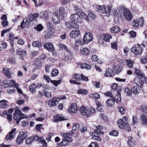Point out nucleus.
Here are the masks:
<instances>
[{"label": "nucleus", "mask_w": 147, "mask_h": 147, "mask_svg": "<svg viewBox=\"0 0 147 147\" xmlns=\"http://www.w3.org/2000/svg\"><path fill=\"white\" fill-rule=\"evenodd\" d=\"M36 137H38V136L37 135L34 136V137H33V136H31L29 138L27 139L26 140V144H31L33 140H35L37 141V140L36 139H35Z\"/></svg>", "instance_id": "obj_29"}, {"label": "nucleus", "mask_w": 147, "mask_h": 147, "mask_svg": "<svg viewBox=\"0 0 147 147\" xmlns=\"http://www.w3.org/2000/svg\"><path fill=\"white\" fill-rule=\"evenodd\" d=\"M40 16L41 18L46 19L48 16V13L47 11L43 10L41 12Z\"/></svg>", "instance_id": "obj_30"}, {"label": "nucleus", "mask_w": 147, "mask_h": 147, "mask_svg": "<svg viewBox=\"0 0 147 147\" xmlns=\"http://www.w3.org/2000/svg\"><path fill=\"white\" fill-rule=\"evenodd\" d=\"M13 119L17 120L16 121L17 124H19L20 120L22 119L25 118L26 117L24 114L21 113L20 111L18 109H17L15 111Z\"/></svg>", "instance_id": "obj_1"}, {"label": "nucleus", "mask_w": 147, "mask_h": 147, "mask_svg": "<svg viewBox=\"0 0 147 147\" xmlns=\"http://www.w3.org/2000/svg\"><path fill=\"white\" fill-rule=\"evenodd\" d=\"M43 46L45 48L49 51H52L54 49L53 45L50 42L45 43Z\"/></svg>", "instance_id": "obj_15"}, {"label": "nucleus", "mask_w": 147, "mask_h": 147, "mask_svg": "<svg viewBox=\"0 0 147 147\" xmlns=\"http://www.w3.org/2000/svg\"><path fill=\"white\" fill-rule=\"evenodd\" d=\"M115 100L113 98L108 99L106 102L107 106H111L114 105Z\"/></svg>", "instance_id": "obj_26"}, {"label": "nucleus", "mask_w": 147, "mask_h": 147, "mask_svg": "<svg viewBox=\"0 0 147 147\" xmlns=\"http://www.w3.org/2000/svg\"><path fill=\"white\" fill-rule=\"evenodd\" d=\"M63 19V18L60 15H59L57 12H55L53 14L52 21L55 24L57 25L59 24L60 21Z\"/></svg>", "instance_id": "obj_6"}, {"label": "nucleus", "mask_w": 147, "mask_h": 147, "mask_svg": "<svg viewBox=\"0 0 147 147\" xmlns=\"http://www.w3.org/2000/svg\"><path fill=\"white\" fill-rule=\"evenodd\" d=\"M83 43L82 42V40L80 39L76 40V41L75 45L74 46V48L76 50H78L79 45H84Z\"/></svg>", "instance_id": "obj_24"}, {"label": "nucleus", "mask_w": 147, "mask_h": 147, "mask_svg": "<svg viewBox=\"0 0 147 147\" xmlns=\"http://www.w3.org/2000/svg\"><path fill=\"white\" fill-rule=\"evenodd\" d=\"M91 97L95 100L98 99L100 98V96L98 93L93 94L91 95Z\"/></svg>", "instance_id": "obj_53"}, {"label": "nucleus", "mask_w": 147, "mask_h": 147, "mask_svg": "<svg viewBox=\"0 0 147 147\" xmlns=\"http://www.w3.org/2000/svg\"><path fill=\"white\" fill-rule=\"evenodd\" d=\"M141 121L142 123L144 125L147 124V116L144 115H142L140 117Z\"/></svg>", "instance_id": "obj_32"}, {"label": "nucleus", "mask_w": 147, "mask_h": 147, "mask_svg": "<svg viewBox=\"0 0 147 147\" xmlns=\"http://www.w3.org/2000/svg\"><path fill=\"white\" fill-rule=\"evenodd\" d=\"M80 67L82 69L85 68L87 69H90L91 68L90 65L86 63L82 64L81 65Z\"/></svg>", "instance_id": "obj_42"}, {"label": "nucleus", "mask_w": 147, "mask_h": 147, "mask_svg": "<svg viewBox=\"0 0 147 147\" xmlns=\"http://www.w3.org/2000/svg\"><path fill=\"white\" fill-rule=\"evenodd\" d=\"M44 79H45L48 82H51L52 81L50 78V77L46 75H44L43 76Z\"/></svg>", "instance_id": "obj_62"}, {"label": "nucleus", "mask_w": 147, "mask_h": 147, "mask_svg": "<svg viewBox=\"0 0 147 147\" xmlns=\"http://www.w3.org/2000/svg\"><path fill=\"white\" fill-rule=\"evenodd\" d=\"M43 126V125L42 124H37L35 128L37 131L40 132L41 131V129H42L41 127Z\"/></svg>", "instance_id": "obj_60"}, {"label": "nucleus", "mask_w": 147, "mask_h": 147, "mask_svg": "<svg viewBox=\"0 0 147 147\" xmlns=\"http://www.w3.org/2000/svg\"><path fill=\"white\" fill-rule=\"evenodd\" d=\"M81 53L83 55H88L89 53V51L88 49L86 48H83L81 50Z\"/></svg>", "instance_id": "obj_38"}, {"label": "nucleus", "mask_w": 147, "mask_h": 147, "mask_svg": "<svg viewBox=\"0 0 147 147\" xmlns=\"http://www.w3.org/2000/svg\"><path fill=\"white\" fill-rule=\"evenodd\" d=\"M121 29L119 27L117 26H115L112 27L111 30L112 32L115 33L119 32Z\"/></svg>", "instance_id": "obj_33"}, {"label": "nucleus", "mask_w": 147, "mask_h": 147, "mask_svg": "<svg viewBox=\"0 0 147 147\" xmlns=\"http://www.w3.org/2000/svg\"><path fill=\"white\" fill-rule=\"evenodd\" d=\"M93 36L91 33H86L84 37L83 41L84 44H87L90 42L93 39Z\"/></svg>", "instance_id": "obj_8"}, {"label": "nucleus", "mask_w": 147, "mask_h": 147, "mask_svg": "<svg viewBox=\"0 0 147 147\" xmlns=\"http://www.w3.org/2000/svg\"><path fill=\"white\" fill-rule=\"evenodd\" d=\"M123 16L127 20L131 21L133 17V15L129 10L124 9L123 10Z\"/></svg>", "instance_id": "obj_9"}, {"label": "nucleus", "mask_w": 147, "mask_h": 147, "mask_svg": "<svg viewBox=\"0 0 147 147\" xmlns=\"http://www.w3.org/2000/svg\"><path fill=\"white\" fill-rule=\"evenodd\" d=\"M119 112L122 114H124L125 112V109L123 106H119L118 107Z\"/></svg>", "instance_id": "obj_51"}, {"label": "nucleus", "mask_w": 147, "mask_h": 147, "mask_svg": "<svg viewBox=\"0 0 147 147\" xmlns=\"http://www.w3.org/2000/svg\"><path fill=\"white\" fill-rule=\"evenodd\" d=\"M7 102L5 100H2L0 101L1 107L2 109H5L8 106L7 104L5 102Z\"/></svg>", "instance_id": "obj_36"}, {"label": "nucleus", "mask_w": 147, "mask_h": 147, "mask_svg": "<svg viewBox=\"0 0 147 147\" xmlns=\"http://www.w3.org/2000/svg\"><path fill=\"white\" fill-rule=\"evenodd\" d=\"M9 87L16 88L19 87V84L16 83L15 81L13 80H11L9 83Z\"/></svg>", "instance_id": "obj_28"}, {"label": "nucleus", "mask_w": 147, "mask_h": 147, "mask_svg": "<svg viewBox=\"0 0 147 147\" xmlns=\"http://www.w3.org/2000/svg\"><path fill=\"white\" fill-rule=\"evenodd\" d=\"M14 36L11 34H10L9 35V40L10 41V43L12 47H13V45L12 43V42H13V38Z\"/></svg>", "instance_id": "obj_58"}, {"label": "nucleus", "mask_w": 147, "mask_h": 147, "mask_svg": "<svg viewBox=\"0 0 147 147\" xmlns=\"http://www.w3.org/2000/svg\"><path fill=\"white\" fill-rule=\"evenodd\" d=\"M92 60L94 61H96L98 63L101 64L102 63L101 61H99L98 60V58L97 56L95 55H92L91 57Z\"/></svg>", "instance_id": "obj_48"}, {"label": "nucleus", "mask_w": 147, "mask_h": 147, "mask_svg": "<svg viewBox=\"0 0 147 147\" xmlns=\"http://www.w3.org/2000/svg\"><path fill=\"white\" fill-rule=\"evenodd\" d=\"M131 91L133 93L135 94L139 93V91L138 90V88L137 86H134L131 89Z\"/></svg>", "instance_id": "obj_47"}, {"label": "nucleus", "mask_w": 147, "mask_h": 147, "mask_svg": "<svg viewBox=\"0 0 147 147\" xmlns=\"http://www.w3.org/2000/svg\"><path fill=\"white\" fill-rule=\"evenodd\" d=\"M112 38V36L109 34H105L103 36V39L105 42H109L110 40Z\"/></svg>", "instance_id": "obj_35"}, {"label": "nucleus", "mask_w": 147, "mask_h": 147, "mask_svg": "<svg viewBox=\"0 0 147 147\" xmlns=\"http://www.w3.org/2000/svg\"><path fill=\"white\" fill-rule=\"evenodd\" d=\"M7 63H10L12 64H15L16 63L15 58L12 57H9L7 60Z\"/></svg>", "instance_id": "obj_54"}, {"label": "nucleus", "mask_w": 147, "mask_h": 147, "mask_svg": "<svg viewBox=\"0 0 147 147\" xmlns=\"http://www.w3.org/2000/svg\"><path fill=\"white\" fill-rule=\"evenodd\" d=\"M35 139L37 140V141L39 142L42 144V146L44 147H47V145L46 142L44 140V138L43 137H36Z\"/></svg>", "instance_id": "obj_20"}, {"label": "nucleus", "mask_w": 147, "mask_h": 147, "mask_svg": "<svg viewBox=\"0 0 147 147\" xmlns=\"http://www.w3.org/2000/svg\"><path fill=\"white\" fill-rule=\"evenodd\" d=\"M16 131V128H14L12 129L10 132L8 134L6 137V138L8 140H10L12 139L14 136L13 134Z\"/></svg>", "instance_id": "obj_22"}, {"label": "nucleus", "mask_w": 147, "mask_h": 147, "mask_svg": "<svg viewBox=\"0 0 147 147\" xmlns=\"http://www.w3.org/2000/svg\"><path fill=\"white\" fill-rule=\"evenodd\" d=\"M97 9L99 12L102 13H109L110 11H106V8L105 7L103 6H98Z\"/></svg>", "instance_id": "obj_27"}, {"label": "nucleus", "mask_w": 147, "mask_h": 147, "mask_svg": "<svg viewBox=\"0 0 147 147\" xmlns=\"http://www.w3.org/2000/svg\"><path fill=\"white\" fill-rule=\"evenodd\" d=\"M144 21V18L141 17L137 20H134L132 24L133 26L136 27L140 25V26H142L143 25Z\"/></svg>", "instance_id": "obj_11"}, {"label": "nucleus", "mask_w": 147, "mask_h": 147, "mask_svg": "<svg viewBox=\"0 0 147 147\" xmlns=\"http://www.w3.org/2000/svg\"><path fill=\"white\" fill-rule=\"evenodd\" d=\"M34 28L38 31H40L43 29V27L41 24H39L36 27H35Z\"/></svg>", "instance_id": "obj_56"}, {"label": "nucleus", "mask_w": 147, "mask_h": 147, "mask_svg": "<svg viewBox=\"0 0 147 147\" xmlns=\"http://www.w3.org/2000/svg\"><path fill=\"white\" fill-rule=\"evenodd\" d=\"M27 135L26 133H24L23 131H21L20 132L16 140V142L18 144H20L27 137Z\"/></svg>", "instance_id": "obj_7"}, {"label": "nucleus", "mask_w": 147, "mask_h": 147, "mask_svg": "<svg viewBox=\"0 0 147 147\" xmlns=\"http://www.w3.org/2000/svg\"><path fill=\"white\" fill-rule=\"evenodd\" d=\"M61 135L63 136L64 138L63 139H65L67 140L69 142H71L72 140L71 137H69L68 134L65 133H61Z\"/></svg>", "instance_id": "obj_39"}, {"label": "nucleus", "mask_w": 147, "mask_h": 147, "mask_svg": "<svg viewBox=\"0 0 147 147\" xmlns=\"http://www.w3.org/2000/svg\"><path fill=\"white\" fill-rule=\"evenodd\" d=\"M136 85L140 88H142L143 87L144 82L142 81H140L136 83Z\"/></svg>", "instance_id": "obj_63"}, {"label": "nucleus", "mask_w": 147, "mask_h": 147, "mask_svg": "<svg viewBox=\"0 0 147 147\" xmlns=\"http://www.w3.org/2000/svg\"><path fill=\"white\" fill-rule=\"evenodd\" d=\"M80 111L82 115H85L87 117H88L90 115V109L86 107H81L80 108Z\"/></svg>", "instance_id": "obj_10"}, {"label": "nucleus", "mask_w": 147, "mask_h": 147, "mask_svg": "<svg viewBox=\"0 0 147 147\" xmlns=\"http://www.w3.org/2000/svg\"><path fill=\"white\" fill-rule=\"evenodd\" d=\"M80 34V31L77 30H73L70 33L69 35L72 38H76Z\"/></svg>", "instance_id": "obj_17"}, {"label": "nucleus", "mask_w": 147, "mask_h": 147, "mask_svg": "<svg viewBox=\"0 0 147 147\" xmlns=\"http://www.w3.org/2000/svg\"><path fill=\"white\" fill-rule=\"evenodd\" d=\"M58 73L59 71L57 69H54L52 71L51 76L53 77L56 76L58 74Z\"/></svg>", "instance_id": "obj_50"}, {"label": "nucleus", "mask_w": 147, "mask_h": 147, "mask_svg": "<svg viewBox=\"0 0 147 147\" xmlns=\"http://www.w3.org/2000/svg\"><path fill=\"white\" fill-rule=\"evenodd\" d=\"M89 147H98V146L96 143L92 142L89 145Z\"/></svg>", "instance_id": "obj_64"}, {"label": "nucleus", "mask_w": 147, "mask_h": 147, "mask_svg": "<svg viewBox=\"0 0 147 147\" xmlns=\"http://www.w3.org/2000/svg\"><path fill=\"white\" fill-rule=\"evenodd\" d=\"M34 65L35 67V69H33L32 71L34 72L36 69H38L40 68L42 65V62L39 61L38 59H35Z\"/></svg>", "instance_id": "obj_14"}, {"label": "nucleus", "mask_w": 147, "mask_h": 147, "mask_svg": "<svg viewBox=\"0 0 147 147\" xmlns=\"http://www.w3.org/2000/svg\"><path fill=\"white\" fill-rule=\"evenodd\" d=\"M125 92L127 94V95L128 96L131 95L132 93L131 90H130L128 88L126 87L125 88Z\"/></svg>", "instance_id": "obj_55"}, {"label": "nucleus", "mask_w": 147, "mask_h": 147, "mask_svg": "<svg viewBox=\"0 0 147 147\" xmlns=\"http://www.w3.org/2000/svg\"><path fill=\"white\" fill-rule=\"evenodd\" d=\"M39 14L38 13L30 14L28 16L26 17L25 24H29L33 20H35L37 18Z\"/></svg>", "instance_id": "obj_5"}, {"label": "nucleus", "mask_w": 147, "mask_h": 147, "mask_svg": "<svg viewBox=\"0 0 147 147\" xmlns=\"http://www.w3.org/2000/svg\"><path fill=\"white\" fill-rule=\"evenodd\" d=\"M102 126L100 125H98L96 126V129L95 130V131L94 133V135H98L100 134H103L104 132L102 131Z\"/></svg>", "instance_id": "obj_19"}, {"label": "nucleus", "mask_w": 147, "mask_h": 147, "mask_svg": "<svg viewBox=\"0 0 147 147\" xmlns=\"http://www.w3.org/2000/svg\"><path fill=\"white\" fill-rule=\"evenodd\" d=\"M78 12L76 13H74L72 14L69 18L70 20L74 23H80L82 22V19L80 16Z\"/></svg>", "instance_id": "obj_4"}, {"label": "nucleus", "mask_w": 147, "mask_h": 147, "mask_svg": "<svg viewBox=\"0 0 147 147\" xmlns=\"http://www.w3.org/2000/svg\"><path fill=\"white\" fill-rule=\"evenodd\" d=\"M116 92L117 94L115 97H113V99L117 102H120L121 101V94L117 92V90L116 91Z\"/></svg>", "instance_id": "obj_31"}, {"label": "nucleus", "mask_w": 147, "mask_h": 147, "mask_svg": "<svg viewBox=\"0 0 147 147\" xmlns=\"http://www.w3.org/2000/svg\"><path fill=\"white\" fill-rule=\"evenodd\" d=\"M117 124L119 127L122 129L127 128L129 127V124L127 122V118L125 117L119 120Z\"/></svg>", "instance_id": "obj_2"}, {"label": "nucleus", "mask_w": 147, "mask_h": 147, "mask_svg": "<svg viewBox=\"0 0 147 147\" xmlns=\"http://www.w3.org/2000/svg\"><path fill=\"white\" fill-rule=\"evenodd\" d=\"M16 53L22 59H23L24 57L26 56L27 55L26 52L25 50H18L17 51Z\"/></svg>", "instance_id": "obj_16"}, {"label": "nucleus", "mask_w": 147, "mask_h": 147, "mask_svg": "<svg viewBox=\"0 0 147 147\" xmlns=\"http://www.w3.org/2000/svg\"><path fill=\"white\" fill-rule=\"evenodd\" d=\"M69 141L65 139H63L62 141L60 143H58V145L59 146H67L69 144Z\"/></svg>", "instance_id": "obj_37"}, {"label": "nucleus", "mask_w": 147, "mask_h": 147, "mask_svg": "<svg viewBox=\"0 0 147 147\" xmlns=\"http://www.w3.org/2000/svg\"><path fill=\"white\" fill-rule=\"evenodd\" d=\"M140 61L141 63L142 64H147V55H146L142 56Z\"/></svg>", "instance_id": "obj_41"}, {"label": "nucleus", "mask_w": 147, "mask_h": 147, "mask_svg": "<svg viewBox=\"0 0 147 147\" xmlns=\"http://www.w3.org/2000/svg\"><path fill=\"white\" fill-rule=\"evenodd\" d=\"M66 27L68 29L71 28H78V25L76 23L72 22H67L65 23Z\"/></svg>", "instance_id": "obj_12"}, {"label": "nucleus", "mask_w": 147, "mask_h": 147, "mask_svg": "<svg viewBox=\"0 0 147 147\" xmlns=\"http://www.w3.org/2000/svg\"><path fill=\"white\" fill-rule=\"evenodd\" d=\"M65 9L63 7H61L59 9V14L64 19L65 17Z\"/></svg>", "instance_id": "obj_34"}, {"label": "nucleus", "mask_w": 147, "mask_h": 147, "mask_svg": "<svg viewBox=\"0 0 147 147\" xmlns=\"http://www.w3.org/2000/svg\"><path fill=\"white\" fill-rule=\"evenodd\" d=\"M131 51L133 52L136 55H138L141 54L143 51V49L140 45H137L131 48Z\"/></svg>", "instance_id": "obj_3"}, {"label": "nucleus", "mask_w": 147, "mask_h": 147, "mask_svg": "<svg viewBox=\"0 0 147 147\" xmlns=\"http://www.w3.org/2000/svg\"><path fill=\"white\" fill-rule=\"evenodd\" d=\"M126 61L127 63V65L129 68H132L133 67L134 64L133 61L130 60H127Z\"/></svg>", "instance_id": "obj_45"}, {"label": "nucleus", "mask_w": 147, "mask_h": 147, "mask_svg": "<svg viewBox=\"0 0 147 147\" xmlns=\"http://www.w3.org/2000/svg\"><path fill=\"white\" fill-rule=\"evenodd\" d=\"M58 98V97H54L51 101H48V103L49 105L50 102H51V105L54 106H57V103H58V101H57V99Z\"/></svg>", "instance_id": "obj_23"}, {"label": "nucleus", "mask_w": 147, "mask_h": 147, "mask_svg": "<svg viewBox=\"0 0 147 147\" xmlns=\"http://www.w3.org/2000/svg\"><path fill=\"white\" fill-rule=\"evenodd\" d=\"M80 125L78 123L74 124L72 127L73 130H76L78 129L80 127Z\"/></svg>", "instance_id": "obj_61"}, {"label": "nucleus", "mask_w": 147, "mask_h": 147, "mask_svg": "<svg viewBox=\"0 0 147 147\" xmlns=\"http://www.w3.org/2000/svg\"><path fill=\"white\" fill-rule=\"evenodd\" d=\"M32 45L34 47H40L42 45L40 42L36 41H34L32 43Z\"/></svg>", "instance_id": "obj_44"}, {"label": "nucleus", "mask_w": 147, "mask_h": 147, "mask_svg": "<svg viewBox=\"0 0 147 147\" xmlns=\"http://www.w3.org/2000/svg\"><path fill=\"white\" fill-rule=\"evenodd\" d=\"M138 118L136 116L133 115L132 117V125H134L136 124L138 122Z\"/></svg>", "instance_id": "obj_57"}, {"label": "nucleus", "mask_w": 147, "mask_h": 147, "mask_svg": "<svg viewBox=\"0 0 147 147\" xmlns=\"http://www.w3.org/2000/svg\"><path fill=\"white\" fill-rule=\"evenodd\" d=\"M78 108L77 105L75 103L71 104L70 107L68 109V111L69 113H75L78 110Z\"/></svg>", "instance_id": "obj_13"}, {"label": "nucleus", "mask_w": 147, "mask_h": 147, "mask_svg": "<svg viewBox=\"0 0 147 147\" xmlns=\"http://www.w3.org/2000/svg\"><path fill=\"white\" fill-rule=\"evenodd\" d=\"M89 18L92 19H94L95 18V15L92 11H90L88 13Z\"/></svg>", "instance_id": "obj_59"}, {"label": "nucleus", "mask_w": 147, "mask_h": 147, "mask_svg": "<svg viewBox=\"0 0 147 147\" xmlns=\"http://www.w3.org/2000/svg\"><path fill=\"white\" fill-rule=\"evenodd\" d=\"M36 84H32L30 86V91L32 93H34L36 91Z\"/></svg>", "instance_id": "obj_40"}, {"label": "nucleus", "mask_w": 147, "mask_h": 147, "mask_svg": "<svg viewBox=\"0 0 147 147\" xmlns=\"http://www.w3.org/2000/svg\"><path fill=\"white\" fill-rule=\"evenodd\" d=\"M53 119L55 122H58L59 121L64 120L65 119L64 117L61 115H57L54 116Z\"/></svg>", "instance_id": "obj_25"}, {"label": "nucleus", "mask_w": 147, "mask_h": 147, "mask_svg": "<svg viewBox=\"0 0 147 147\" xmlns=\"http://www.w3.org/2000/svg\"><path fill=\"white\" fill-rule=\"evenodd\" d=\"M119 134L118 131L116 130H113L109 133V134L115 136H118Z\"/></svg>", "instance_id": "obj_49"}, {"label": "nucleus", "mask_w": 147, "mask_h": 147, "mask_svg": "<svg viewBox=\"0 0 147 147\" xmlns=\"http://www.w3.org/2000/svg\"><path fill=\"white\" fill-rule=\"evenodd\" d=\"M3 72L5 76L8 78H11V75L9 69L6 68H3Z\"/></svg>", "instance_id": "obj_18"}, {"label": "nucleus", "mask_w": 147, "mask_h": 147, "mask_svg": "<svg viewBox=\"0 0 147 147\" xmlns=\"http://www.w3.org/2000/svg\"><path fill=\"white\" fill-rule=\"evenodd\" d=\"M113 69L116 73L118 74L121 71V68L119 65H117L114 66Z\"/></svg>", "instance_id": "obj_43"}, {"label": "nucleus", "mask_w": 147, "mask_h": 147, "mask_svg": "<svg viewBox=\"0 0 147 147\" xmlns=\"http://www.w3.org/2000/svg\"><path fill=\"white\" fill-rule=\"evenodd\" d=\"M104 75L105 77H112L114 75V74L112 69L109 68L106 69Z\"/></svg>", "instance_id": "obj_21"}, {"label": "nucleus", "mask_w": 147, "mask_h": 147, "mask_svg": "<svg viewBox=\"0 0 147 147\" xmlns=\"http://www.w3.org/2000/svg\"><path fill=\"white\" fill-rule=\"evenodd\" d=\"M80 16L85 19L87 21L89 22L90 21V19L88 16L84 12H82L80 13Z\"/></svg>", "instance_id": "obj_46"}, {"label": "nucleus", "mask_w": 147, "mask_h": 147, "mask_svg": "<svg viewBox=\"0 0 147 147\" xmlns=\"http://www.w3.org/2000/svg\"><path fill=\"white\" fill-rule=\"evenodd\" d=\"M81 75L75 74L73 75V78L74 79H76L77 80L80 81L81 80Z\"/></svg>", "instance_id": "obj_52"}]
</instances>
